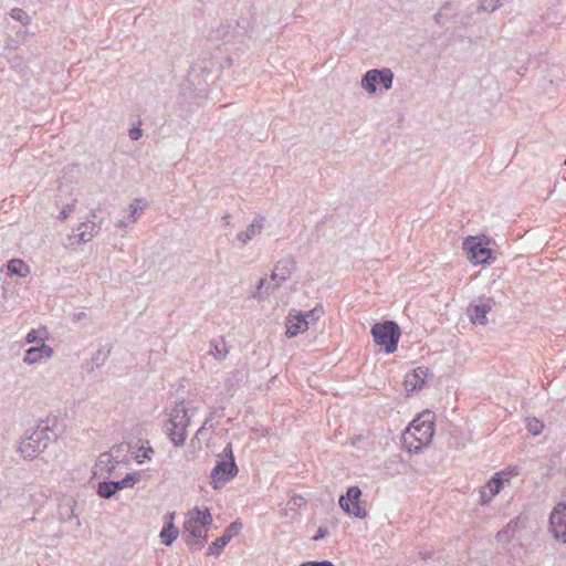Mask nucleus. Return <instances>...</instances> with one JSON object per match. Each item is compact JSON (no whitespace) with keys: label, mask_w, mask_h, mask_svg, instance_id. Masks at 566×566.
Masks as SVG:
<instances>
[{"label":"nucleus","mask_w":566,"mask_h":566,"mask_svg":"<svg viewBox=\"0 0 566 566\" xmlns=\"http://www.w3.org/2000/svg\"><path fill=\"white\" fill-rule=\"evenodd\" d=\"M211 523L212 516L208 507H193L186 514L181 535L192 551H199L206 545Z\"/></svg>","instance_id":"nucleus-1"},{"label":"nucleus","mask_w":566,"mask_h":566,"mask_svg":"<svg viewBox=\"0 0 566 566\" xmlns=\"http://www.w3.org/2000/svg\"><path fill=\"white\" fill-rule=\"evenodd\" d=\"M434 434V413L426 410L408 426L403 433V441L410 450L416 452L428 446Z\"/></svg>","instance_id":"nucleus-2"},{"label":"nucleus","mask_w":566,"mask_h":566,"mask_svg":"<svg viewBox=\"0 0 566 566\" xmlns=\"http://www.w3.org/2000/svg\"><path fill=\"white\" fill-rule=\"evenodd\" d=\"M55 433L46 423H40L34 429L28 430L20 441L18 452L25 460H32L43 452Z\"/></svg>","instance_id":"nucleus-3"},{"label":"nucleus","mask_w":566,"mask_h":566,"mask_svg":"<svg viewBox=\"0 0 566 566\" xmlns=\"http://www.w3.org/2000/svg\"><path fill=\"white\" fill-rule=\"evenodd\" d=\"M184 400L175 402L168 412V421L165 426L166 432L176 447L185 444L187 439V427L190 423L192 413H189Z\"/></svg>","instance_id":"nucleus-4"},{"label":"nucleus","mask_w":566,"mask_h":566,"mask_svg":"<svg viewBox=\"0 0 566 566\" xmlns=\"http://www.w3.org/2000/svg\"><path fill=\"white\" fill-rule=\"evenodd\" d=\"M238 474L232 446L228 443L222 453L218 455L217 463L211 471V485L214 490L221 489Z\"/></svg>","instance_id":"nucleus-5"},{"label":"nucleus","mask_w":566,"mask_h":566,"mask_svg":"<svg viewBox=\"0 0 566 566\" xmlns=\"http://www.w3.org/2000/svg\"><path fill=\"white\" fill-rule=\"evenodd\" d=\"M371 335L377 345L382 346L386 353L390 354L397 349L400 338V328L392 321L376 323L371 327Z\"/></svg>","instance_id":"nucleus-6"},{"label":"nucleus","mask_w":566,"mask_h":566,"mask_svg":"<svg viewBox=\"0 0 566 566\" xmlns=\"http://www.w3.org/2000/svg\"><path fill=\"white\" fill-rule=\"evenodd\" d=\"M120 448L122 446H115L109 452H103L98 455L93 468L94 478L106 480L116 475V469L120 464V461L114 453L118 452Z\"/></svg>","instance_id":"nucleus-7"},{"label":"nucleus","mask_w":566,"mask_h":566,"mask_svg":"<svg viewBox=\"0 0 566 566\" xmlns=\"http://www.w3.org/2000/svg\"><path fill=\"white\" fill-rule=\"evenodd\" d=\"M394 73L390 69L381 70H369L363 76L360 85L369 94H375L377 85L380 84L385 90H389L392 86Z\"/></svg>","instance_id":"nucleus-8"},{"label":"nucleus","mask_w":566,"mask_h":566,"mask_svg":"<svg viewBox=\"0 0 566 566\" xmlns=\"http://www.w3.org/2000/svg\"><path fill=\"white\" fill-rule=\"evenodd\" d=\"M360 496V489L358 486H350L345 495H340L338 503L345 513L363 520L367 516V511L361 505Z\"/></svg>","instance_id":"nucleus-9"},{"label":"nucleus","mask_w":566,"mask_h":566,"mask_svg":"<svg viewBox=\"0 0 566 566\" xmlns=\"http://www.w3.org/2000/svg\"><path fill=\"white\" fill-rule=\"evenodd\" d=\"M513 475H517V472L514 470H503L495 473V475L481 490L482 504L489 503L491 499L499 494L505 485H509Z\"/></svg>","instance_id":"nucleus-10"},{"label":"nucleus","mask_w":566,"mask_h":566,"mask_svg":"<svg viewBox=\"0 0 566 566\" xmlns=\"http://www.w3.org/2000/svg\"><path fill=\"white\" fill-rule=\"evenodd\" d=\"M76 501L73 496H63L57 503V520L71 524L75 530L81 527V520L75 513Z\"/></svg>","instance_id":"nucleus-11"},{"label":"nucleus","mask_w":566,"mask_h":566,"mask_svg":"<svg viewBox=\"0 0 566 566\" xmlns=\"http://www.w3.org/2000/svg\"><path fill=\"white\" fill-rule=\"evenodd\" d=\"M549 530L556 539L566 543V503H558L549 515Z\"/></svg>","instance_id":"nucleus-12"},{"label":"nucleus","mask_w":566,"mask_h":566,"mask_svg":"<svg viewBox=\"0 0 566 566\" xmlns=\"http://www.w3.org/2000/svg\"><path fill=\"white\" fill-rule=\"evenodd\" d=\"M296 269V260L293 255L289 254L281 258L274 265L271 279L274 281V287L289 280Z\"/></svg>","instance_id":"nucleus-13"},{"label":"nucleus","mask_w":566,"mask_h":566,"mask_svg":"<svg viewBox=\"0 0 566 566\" xmlns=\"http://www.w3.org/2000/svg\"><path fill=\"white\" fill-rule=\"evenodd\" d=\"M463 249L468 252L469 259L475 263H489L492 252L482 245L475 237H468L463 242Z\"/></svg>","instance_id":"nucleus-14"},{"label":"nucleus","mask_w":566,"mask_h":566,"mask_svg":"<svg viewBox=\"0 0 566 566\" xmlns=\"http://www.w3.org/2000/svg\"><path fill=\"white\" fill-rule=\"evenodd\" d=\"M102 223L103 219H97L96 211H92L91 219L82 222L77 228L80 242H90L101 231Z\"/></svg>","instance_id":"nucleus-15"},{"label":"nucleus","mask_w":566,"mask_h":566,"mask_svg":"<svg viewBox=\"0 0 566 566\" xmlns=\"http://www.w3.org/2000/svg\"><path fill=\"white\" fill-rule=\"evenodd\" d=\"M54 355L51 346L45 345L43 339H40V345L29 348L23 357V361L28 365H34L50 359Z\"/></svg>","instance_id":"nucleus-16"},{"label":"nucleus","mask_w":566,"mask_h":566,"mask_svg":"<svg viewBox=\"0 0 566 566\" xmlns=\"http://www.w3.org/2000/svg\"><path fill=\"white\" fill-rule=\"evenodd\" d=\"M242 528L239 522L231 523L224 531L223 535L218 537L209 547L208 555H219L221 551L228 545L231 538L237 535Z\"/></svg>","instance_id":"nucleus-17"},{"label":"nucleus","mask_w":566,"mask_h":566,"mask_svg":"<svg viewBox=\"0 0 566 566\" xmlns=\"http://www.w3.org/2000/svg\"><path fill=\"white\" fill-rule=\"evenodd\" d=\"M291 312L286 319V336L292 338L301 333H304L310 327V321L303 315L302 312Z\"/></svg>","instance_id":"nucleus-18"},{"label":"nucleus","mask_w":566,"mask_h":566,"mask_svg":"<svg viewBox=\"0 0 566 566\" xmlns=\"http://www.w3.org/2000/svg\"><path fill=\"white\" fill-rule=\"evenodd\" d=\"M265 223V217L258 214L251 223L247 227L245 230L239 232L237 234V240L242 244H248L251 240H253L256 235H259L263 229Z\"/></svg>","instance_id":"nucleus-19"},{"label":"nucleus","mask_w":566,"mask_h":566,"mask_svg":"<svg viewBox=\"0 0 566 566\" xmlns=\"http://www.w3.org/2000/svg\"><path fill=\"white\" fill-rule=\"evenodd\" d=\"M429 375L427 367H418L405 377V388L407 391L420 389Z\"/></svg>","instance_id":"nucleus-20"},{"label":"nucleus","mask_w":566,"mask_h":566,"mask_svg":"<svg viewBox=\"0 0 566 566\" xmlns=\"http://www.w3.org/2000/svg\"><path fill=\"white\" fill-rule=\"evenodd\" d=\"M491 311V305L488 303L470 305L468 313L473 324L485 325L488 323L486 314Z\"/></svg>","instance_id":"nucleus-21"},{"label":"nucleus","mask_w":566,"mask_h":566,"mask_svg":"<svg viewBox=\"0 0 566 566\" xmlns=\"http://www.w3.org/2000/svg\"><path fill=\"white\" fill-rule=\"evenodd\" d=\"M169 517H170V520H174L175 512L170 513ZM178 535H179L178 527H176L174 522L170 521L163 527L159 536H160L161 543L164 545L170 546L174 543V541L178 537Z\"/></svg>","instance_id":"nucleus-22"},{"label":"nucleus","mask_w":566,"mask_h":566,"mask_svg":"<svg viewBox=\"0 0 566 566\" xmlns=\"http://www.w3.org/2000/svg\"><path fill=\"white\" fill-rule=\"evenodd\" d=\"M142 479L140 472H133L126 474L122 480L118 481H109L114 492L116 493L119 490L132 489L134 488Z\"/></svg>","instance_id":"nucleus-23"},{"label":"nucleus","mask_w":566,"mask_h":566,"mask_svg":"<svg viewBox=\"0 0 566 566\" xmlns=\"http://www.w3.org/2000/svg\"><path fill=\"white\" fill-rule=\"evenodd\" d=\"M520 517L511 520L507 525L497 532L496 539L502 543L510 542L514 532L520 527Z\"/></svg>","instance_id":"nucleus-24"},{"label":"nucleus","mask_w":566,"mask_h":566,"mask_svg":"<svg viewBox=\"0 0 566 566\" xmlns=\"http://www.w3.org/2000/svg\"><path fill=\"white\" fill-rule=\"evenodd\" d=\"M209 353L217 359L223 360L226 359L229 349L223 338L221 339H212L210 340V350Z\"/></svg>","instance_id":"nucleus-25"},{"label":"nucleus","mask_w":566,"mask_h":566,"mask_svg":"<svg viewBox=\"0 0 566 566\" xmlns=\"http://www.w3.org/2000/svg\"><path fill=\"white\" fill-rule=\"evenodd\" d=\"M276 287H274V285H271V283H269L266 281V279H261L259 281V284L255 289V291L252 293V297L253 298H256L258 301H263L265 300L271 292H273Z\"/></svg>","instance_id":"nucleus-26"},{"label":"nucleus","mask_w":566,"mask_h":566,"mask_svg":"<svg viewBox=\"0 0 566 566\" xmlns=\"http://www.w3.org/2000/svg\"><path fill=\"white\" fill-rule=\"evenodd\" d=\"M8 270L10 273L20 276H27L30 272L28 265L20 259H12L11 261H9Z\"/></svg>","instance_id":"nucleus-27"},{"label":"nucleus","mask_w":566,"mask_h":566,"mask_svg":"<svg viewBox=\"0 0 566 566\" xmlns=\"http://www.w3.org/2000/svg\"><path fill=\"white\" fill-rule=\"evenodd\" d=\"M10 17L20 22L22 25H29L32 21L31 17L27 11L20 8H13L10 11Z\"/></svg>","instance_id":"nucleus-28"},{"label":"nucleus","mask_w":566,"mask_h":566,"mask_svg":"<svg viewBox=\"0 0 566 566\" xmlns=\"http://www.w3.org/2000/svg\"><path fill=\"white\" fill-rule=\"evenodd\" d=\"M504 0H479L478 12H494Z\"/></svg>","instance_id":"nucleus-29"},{"label":"nucleus","mask_w":566,"mask_h":566,"mask_svg":"<svg viewBox=\"0 0 566 566\" xmlns=\"http://www.w3.org/2000/svg\"><path fill=\"white\" fill-rule=\"evenodd\" d=\"M147 206H148V202L145 199L136 198L133 200V202L129 206L132 222H136L137 211L145 209Z\"/></svg>","instance_id":"nucleus-30"},{"label":"nucleus","mask_w":566,"mask_h":566,"mask_svg":"<svg viewBox=\"0 0 566 566\" xmlns=\"http://www.w3.org/2000/svg\"><path fill=\"white\" fill-rule=\"evenodd\" d=\"M526 428L533 436H538L544 429V423L536 418H527Z\"/></svg>","instance_id":"nucleus-31"},{"label":"nucleus","mask_w":566,"mask_h":566,"mask_svg":"<svg viewBox=\"0 0 566 566\" xmlns=\"http://www.w3.org/2000/svg\"><path fill=\"white\" fill-rule=\"evenodd\" d=\"M97 494L103 499H111L115 492L109 481L104 480L98 483Z\"/></svg>","instance_id":"nucleus-32"},{"label":"nucleus","mask_w":566,"mask_h":566,"mask_svg":"<svg viewBox=\"0 0 566 566\" xmlns=\"http://www.w3.org/2000/svg\"><path fill=\"white\" fill-rule=\"evenodd\" d=\"M154 450L150 448V447H140L138 448V450L136 451L135 455H134V459L138 462V463H143L145 462V460H150V453H153Z\"/></svg>","instance_id":"nucleus-33"},{"label":"nucleus","mask_w":566,"mask_h":566,"mask_svg":"<svg viewBox=\"0 0 566 566\" xmlns=\"http://www.w3.org/2000/svg\"><path fill=\"white\" fill-rule=\"evenodd\" d=\"M210 418L207 419L203 424L197 430L193 439L191 440V444L193 448H201V438L203 437L207 426L210 422Z\"/></svg>","instance_id":"nucleus-34"},{"label":"nucleus","mask_w":566,"mask_h":566,"mask_svg":"<svg viewBox=\"0 0 566 566\" xmlns=\"http://www.w3.org/2000/svg\"><path fill=\"white\" fill-rule=\"evenodd\" d=\"M322 313H323L322 308L315 307L311 311L303 313V315L310 321V325H311V324L316 323L319 319Z\"/></svg>","instance_id":"nucleus-35"},{"label":"nucleus","mask_w":566,"mask_h":566,"mask_svg":"<svg viewBox=\"0 0 566 566\" xmlns=\"http://www.w3.org/2000/svg\"><path fill=\"white\" fill-rule=\"evenodd\" d=\"M74 207H75L74 203L64 206L62 208V210L60 211L59 219L62 221L66 220L71 216V213L74 211Z\"/></svg>","instance_id":"nucleus-36"},{"label":"nucleus","mask_w":566,"mask_h":566,"mask_svg":"<svg viewBox=\"0 0 566 566\" xmlns=\"http://www.w3.org/2000/svg\"><path fill=\"white\" fill-rule=\"evenodd\" d=\"M40 339H41V338H39V336H38V331H35V329H31V331L27 334V337H25V342H27L28 344H33V343H35V344L40 345Z\"/></svg>","instance_id":"nucleus-37"},{"label":"nucleus","mask_w":566,"mask_h":566,"mask_svg":"<svg viewBox=\"0 0 566 566\" xmlns=\"http://www.w3.org/2000/svg\"><path fill=\"white\" fill-rule=\"evenodd\" d=\"M142 135H143V132L138 127H134V128L129 129V137L133 140H138L142 137Z\"/></svg>","instance_id":"nucleus-38"},{"label":"nucleus","mask_w":566,"mask_h":566,"mask_svg":"<svg viewBox=\"0 0 566 566\" xmlns=\"http://www.w3.org/2000/svg\"><path fill=\"white\" fill-rule=\"evenodd\" d=\"M307 566H335L333 563L328 560L323 562H307Z\"/></svg>","instance_id":"nucleus-39"},{"label":"nucleus","mask_w":566,"mask_h":566,"mask_svg":"<svg viewBox=\"0 0 566 566\" xmlns=\"http://www.w3.org/2000/svg\"><path fill=\"white\" fill-rule=\"evenodd\" d=\"M326 534H327V531L321 527L318 530L317 534L313 537V539L318 541L321 538H324L326 536Z\"/></svg>","instance_id":"nucleus-40"},{"label":"nucleus","mask_w":566,"mask_h":566,"mask_svg":"<svg viewBox=\"0 0 566 566\" xmlns=\"http://www.w3.org/2000/svg\"><path fill=\"white\" fill-rule=\"evenodd\" d=\"M302 501H303V497H301V496H294L292 499V502L294 505H301Z\"/></svg>","instance_id":"nucleus-41"},{"label":"nucleus","mask_w":566,"mask_h":566,"mask_svg":"<svg viewBox=\"0 0 566 566\" xmlns=\"http://www.w3.org/2000/svg\"><path fill=\"white\" fill-rule=\"evenodd\" d=\"M86 317V314L84 312L75 314L74 318L75 321H81Z\"/></svg>","instance_id":"nucleus-42"},{"label":"nucleus","mask_w":566,"mask_h":566,"mask_svg":"<svg viewBox=\"0 0 566 566\" xmlns=\"http://www.w3.org/2000/svg\"><path fill=\"white\" fill-rule=\"evenodd\" d=\"M115 227L117 228H126L127 227V223L123 220H119L115 223Z\"/></svg>","instance_id":"nucleus-43"},{"label":"nucleus","mask_w":566,"mask_h":566,"mask_svg":"<svg viewBox=\"0 0 566 566\" xmlns=\"http://www.w3.org/2000/svg\"><path fill=\"white\" fill-rule=\"evenodd\" d=\"M301 566H307V564H306V563H304V564H302Z\"/></svg>","instance_id":"nucleus-44"},{"label":"nucleus","mask_w":566,"mask_h":566,"mask_svg":"<svg viewBox=\"0 0 566 566\" xmlns=\"http://www.w3.org/2000/svg\"><path fill=\"white\" fill-rule=\"evenodd\" d=\"M564 165L566 166V158H565Z\"/></svg>","instance_id":"nucleus-45"}]
</instances>
